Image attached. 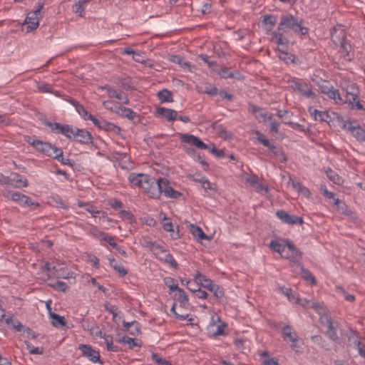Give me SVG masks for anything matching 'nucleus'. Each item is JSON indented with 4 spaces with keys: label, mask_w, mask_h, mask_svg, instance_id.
Instances as JSON below:
<instances>
[{
    "label": "nucleus",
    "mask_w": 365,
    "mask_h": 365,
    "mask_svg": "<svg viewBox=\"0 0 365 365\" xmlns=\"http://www.w3.org/2000/svg\"><path fill=\"white\" fill-rule=\"evenodd\" d=\"M319 89L322 93L327 96L330 99L334 100L336 103L342 104L347 103L352 109L364 110L359 100L358 89L354 84H351L346 88L345 99L342 98L339 90L335 89L333 86L322 85L319 86Z\"/></svg>",
    "instance_id": "obj_1"
},
{
    "label": "nucleus",
    "mask_w": 365,
    "mask_h": 365,
    "mask_svg": "<svg viewBox=\"0 0 365 365\" xmlns=\"http://www.w3.org/2000/svg\"><path fill=\"white\" fill-rule=\"evenodd\" d=\"M289 29H292L300 35H305L308 33V29L302 26L301 21L293 15L287 14L281 16L278 31L286 33Z\"/></svg>",
    "instance_id": "obj_2"
},
{
    "label": "nucleus",
    "mask_w": 365,
    "mask_h": 365,
    "mask_svg": "<svg viewBox=\"0 0 365 365\" xmlns=\"http://www.w3.org/2000/svg\"><path fill=\"white\" fill-rule=\"evenodd\" d=\"M289 87L303 97L309 99H315L316 93L313 91L312 84L304 79L292 78L288 80Z\"/></svg>",
    "instance_id": "obj_3"
},
{
    "label": "nucleus",
    "mask_w": 365,
    "mask_h": 365,
    "mask_svg": "<svg viewBox=\"0 0 365 365\" xmlns=\"http://www.w3.org/2000/svg\"><path fill=\"white\" fill-rule=\"evenodd\" d=\"M29 138L31 139L30 138ZM27 142L33 145L36 150L53 158L59 157L61 153H63V151L61 148H58L49 143L43 142L39 140H34L32 141L29 140Z\"/></svg>",
    "instance_id": "obj_4"
},
{
    "label": "nucleus",
    "mask_w": 365,
    "mask_h": 365,
    "mask_svg": "<svg viewBox=\"0 0 365 365\" xmlns=\"http://www.w3.org/2000/svg\"><path fill=\"white\" fill-rule=\"evenodd\" d=\"M0 185L14 188L26 187L28 186V180L16 173H11L9 176L0 174Z\"/></svg>",
    "instance_id": "obj_5"
},
{
    "label": "nucleus",
    "mask_w": 365,
    "mask_h": 365,
    "mask_svg": "<svg viewBox=\"0 0 365 365\" xmlns=\"http://www.w3.org/2000/svg\"><path fill=\"white\" fill-rule=\"evenodd\" d=\"M320 320L321 323L327 328L326 334L329 338L333 341L339 344L341 339L336 333L339 327L338 322H334L330 315L326 314L321 316Z\"/></svg>",
    "instance_id": "obj_6"
},
{
    "label": "nucleus",
    "mask_w": 365,
    "mask_h": 365,
    "mask_svg": "<svg viewBox=\"0 0 365 365\" xmlns=\"http://www.w3.org/2000/svg\"><path fill=\"white\" fill-rule=\"evenodd\" d=\"M43 8V4L39 3L38 8L28 14L24 24L26 25V32H31L37 29L39 25V20L41 17V11Z\"/></svg>",
    "instance_id": "obj_7"
},
{
    "label": "nucleus",
    "mask_w": 365,
    "mask_h": 365,
    "mask_svg": "<svg viewBox=\"0 0 365 365\" xmlns=\"http://www.w3.org/2000/svg\"><path fill=\"white\" fill-rule=\"evenodd\" d=\"M158 189H159V196L161 193H163L164 195L167 197L171 198H178L181 193L178 191L175 190L170 185V182L167 178H160L158 179Z\"/></svg>",
    "instance_id": "obj_8"
},
{
    "label": "nucleus",
    "mask_w": 365,
    "mask_h": 365,
    "mask_svg": "<svg viewBox=\"0 0 365 365\" xmlns=\"http://www.w3.org/2000/svg\"><path fill=\"white\" fill-rule=\"evenodd\" d=\"M285 242L287 243V250H285V252L283 253L282 257L289 259L292 263L297 265V262H299V259L302 257V252L289 240H287Z\"/></svg>",
    "instance_id": "obj_9"
},
{
    "label": "nucleus",
    "mask_w": 365,
    "mask_h": 365,
    "mask_svg": "<svg viewBox=\"0 0 365 365\" xmlns=\"http://www.w3.org/2000/svg\"><path fill=\"white\" fill-rule=\"evenodd\" d=\"M281 31H275L272 33V39L278 45V50L282 54L287 55L289 41Z\"/></svg>",
    "instance_id": "obj_10"
},
{
    "label": "nucleus",
    "mask_w": 365,
    "mask_h": 365,
    "mask_svg": "<svg viewBox=\"0 0 365 365\" xmlns=\"http://www.w3.org/2000/svg\"><path fill=\"white\" fill-rule=\"evenodd\" d=\"M277 217L284 223L288 225H300L304 223L303 218L296 215H291L287 212L280 210L276 212Z\"/></svg>",
    "instance_id": "obj_11"
},
{
    "label": "nucleus",
    "mask_w": 365,
    "mask_h": 365,
    "mask_svg": "<svg viewBox=\"0 0 365 365\" xmlns=\"http://www.w3.org/2000/svg\"><path fill=\"white\" fill-rule=\"evenodd\" d=\"M154 115L165 119L168 122H173L178 118V112L173 109L164 107H158L155 109Z\"/></svg>",
    "instance_id": "obj_12"
},
{
    "label": "nucleus",
    "mask_w": 365,
    "mask_h": 365,
    "mask_svg": "<svg viewBox=\"0 0 365 365\" xmlns=\"http://www.w3.org/2000/svg\"><path fill=\"white\" fill-rule=\"evenodd\" d=\"M180 140L182 142L195 146L199 149L205 150L209 148L208 145L204 143L198 137L191 134H182Z\"/></svg>",
    "instance_id": "obj_13"
},
{
    "label": "nucleus",
    "mask_w": 365,
    "mask_h": 365,
    "mask_svg": "<svg viewBox=\"0 0 365 365\" xmlns=\"http://www.w3.org/2000/svg\"><path fill=\"white\" fill-rule=\"evenodd\" d=\"M142 188L150 197H159L158 182L154 178H149L148 184L143 185Z\"/></svg>",
    "instance_id": "obj_14"
},
{
    "label": "nucleus",
    "mask_w": 365,
    "mask_h": 365,
    "mask_svg": "<svg viewBox=\"0 0 365 365\" xmlns=\"http://www.w3.org/2000/svg\"><path fill=\"white\" fill-rule=\"evenodd\" d=\"M78 349L81 351L83 356L87 357L93 362L100 361L99 352L94 350L91 345L80 344Z\"/></svg>",
    "instance_id": "obj_15"
},
{
    "label": "nucleus",
    "mask_w": 365,
    "mask_h": 365,
    "mask_svg": "<svg viewBox=\"0 0 365 365\" xmlns=\"http://www.w3.org/2000/svg\"><path fill=\"white\" fill-rule=\"evenodd\" d=\"M345 128L351 132L359 141L365 142V130L359 125H354L351 122H348L344 125Z\"/></svg>",
    "instance_id": "obj_16"
},
{
    "label": "nucleus",
    "mask_w": 365,
    "mask_h": 365,
    "mask_svg": "<svg viewBox=\"0 0 365 365\" xmlns=\"http://www.w3.org/2000/svg\"><path fill=\"white\" fill-rule=\"evenodd\" d=\"M346 34L345 30L341 26L334 28L331 32V41L336 46L346 41Z\"/></svg>",
    "instance_id": "obj_17"
},
{
    "label": "nucleus",
    "mask_w": 365,
    "mask_h": 365,
    "mask_svg": "<svg viewBox=\"0 0 365 365\" xmlns=\"http://www.w3.org/2000/svg\"><path fill=\"white\" fill-rule=\"evenodd\" d=\"M149 176L145 174L130 173L128 176L129 182L134 186L143 187V185L148 184Z\"/></svg>",
    "instance_id": "obj_18"
},
{
    "label": "nucleus",
    "mask_w": 365,
    "mask_h": 365,
    "mask_svg": "<svg viewBox=\"0 0 365 365\" xmlns=\"http://www.w3.org/2000/svg\"><path fill=\"white\" fill-rule=\"evenodd\" d=\"M92 135L86 130L77 128L75 130L74 140L83 144H89L92 143Z\"/></svg>",
    "instance_id": "obj_19"
},
{
    "label": "nucleus",
    "mask_w": 365,
    "mask_h": 365,
    "mask_svg": "<svg viewBox=\"0 0 365 365\" xmlns=\"http://www.w3.org/2000/svg\"><path fill=\"white\" fill-rule=\"evenodd\" d=\"M339 46V52L342 55L344 60L350 61L354 57V53L349 42L346 41Z\"/></svg>",
    "instance_id": "obj_20"
},
{
    "label": "nucleus",
    "mask_w": 365,
    "mask_h": 365,
    "mask_svg": "<svg viewBox=\"0 0 365 365\" xmlns=\"http://www.w3.org/2000/svg\"><path fill=\"white\" fill-rule=\"evenodd\" d=\"M249 110L251 111L254 115L255 118L259 121L265 123L267 122V116L269 113L265 112L261 107L257 106L253 104L249 105Z\"/></svg>",
    "instance_id": "obj_21"
},
{
    "label": "nucleus",
    "mask_w": 365,
    "mask_h": 365,
    "mask_svg": "<svg viewBox=\"0 0 365 365\" xmlns=\"http://www.w3.org/2000/svg\"><path fill=\"white\" fill-rule=\"evenodd\" d=\"M114 111L117 114H118L123 117H125L128 119L131 120H133L136 118L138 117V114L135 112H134L133 110H131L130 108H125L124 106H121L115 105Z\"/></svg>",
    "instance_id": "obj_22"
},
{
    "label": "nucleus",
    "mask_w": 365,
    "mask_h": 365,
    "mask_svg": "<svg viewBox=\"0 0 365 365\" xmlns=\"http://www.w3.org/2000/svg\"><path fill=\"white\" fill-rule=\"evenodd\" d=\"M308 110L316 120H319L321 122L327 123H329L331 120V116L327 111H320L313 107H309Z\"/></svg>",
    "instance_id": "obj_23"
},
{
    "label": "nucleus",
    "mask_w": 365,
    "mask_h": 365,
    "mask_svg": "<svg viewBox=\"0 0 365 365\" xmlns=\"http://www.w3.org/2000/svg\"><path fill=\"white\" fill-rule=\"evenodd\" d=\"M52 274L57 279H69L72 277L73 273L60 265H54L52 267Z\"/></svg>",
    "instance_id": "obj_24"
},
{
    "label": "nucleus",
    "mask_w": 365,
    "mask_h": 365,
    "mask_svg": "<svg viewBox=\"0 0 365 365\" xmlns=\"http://www.w3.org/2000/svg\"><path fill=\"white\" fill-rule=\"evenodd\" d=\"M195 279L204 288L207 289L209 291L212 289L215 285L210 279H208L205 275L197 272L195 274Z\"/></svg>",
    "instance_id": "obj_25"
},
{
    "label": "nucleus",
    "mask_w": 365,
    "mask_h": 365,
    "mask_svg": "<svg viewBox=\"0 0 365 365\" xmlns=\"http://www.w3.org/2000/svg\"><path fill=\"white\" fill-rule=\"evenodd\" d=\"M123 327L132 335H138L140 333V325L137 321L131 322H123Z\"/></svg>",
    "instance_id": "obj_26"
},
{
    "label": "nucleus",
    "mask_w": 365,
    "mask_h": 365,
    "mask_svg": "<svg viewBox=\"0 0 365 365\" xmlns=\"http://www.w3.org/2000/svg\"><path fill=\"white\" fill-rule=\"evenodd\" d=\"M351 339H354L353 343L357 349L360 356L365 359V346L361 345V343L359 340V336H357L356 333L352 331H351V334L349 336V340L351 341Z\"/></svg>",
    "instance_id": "obj_27"
},
{
    "label": "nucleus",
    "mask_w": 365,
    "mask_h": 365,
    "mask_svg": "<svg viewBox=\"0 0 365 365\" xmlns=\"http://www.w3.org/2000/svg\"><path fill=\"white\" fill-rule=\"evenodd\" d=\"M297 266L300 269L299 274L302 275V277L304 279H305L307 281H310L312 284H317L315 277L313 276V274L311 273V272L309 270L304 268L300 262H297Z\"/></svg>",
    "instance_id": "obj_28"
},
{
    "label": "nucleus",
    "mask_w": 365,
    "mask_h": 365,
    "mask_svg": "<svg viewBox=\"0 0 365 365\" xmlns=\"http://www.w3.org/2000/svg\"><path fill=\"white\" fill-rule=\"evenodd\" d=\"M68 101L75 107L78 113L86 120H88L87 117L91 115L84 108V106L80 104L77 101L73 98H70Z\"/></svg>",
    "instance_id": "obj_29"
},
{
    "label": "nucleus",
    "mask_w": 365,
    "mask_h": 365,
    "mask_svg": "<svg viewBox=\"0 0 365 365\" xmlns=\"http://www.w3.org/2000/svg\"><path fill=\"white\" fill-rule=\"evenodd\" d=\"M3 195L4 197L18 202L19 205H21V202L22 201V198L24 197V195L16 191H12L9 190H4L3 192Z\"/></svg>",
    "instance_id": "obj_30"
},
{
    "label": "nucleus",
    "mask_w": 365,
    "mask_h": 365,
    "mask_svg": "<svg viewBox=\"0 0 365 365\" xmlns=\"http://www.w3.org/2000/svg\"><path fill=\"white\" fill-rule=\"evenodd\" d=\"M282 333L284 339L289 338L292 343H297L298 341V335L296 332H292L289 325L284 326L282 329Z\"/></svg>",
    "instance_id": "obj_31"
},
{
    "label": "nucleus",
    "mask_w": 365,
    "mask_h": 365,
    "mask_svg": "<svg viewBox=\"0 0 365 365\" xmlns=\"http://www.w3.org/2000/svg\"><path fill=\"white\" fill-rule=\"evenodd\" d=\"M109 264L118 274L119 276L124 277L128 274V272L123 265L120 262H117L115 259H110Z\"/></svg>",
    "instance_id": "obj_32"
},
{
    "label": "nucleus",
    "mask_w": 365,
    "mask_h": 365,
    "mask_svg": "<svg viewBox=\"0 0 365 365\" xmlns=\"http://www.w3.org/2000/svg\"><path fill=\"white\" fill-rule=\"evenodd\" d=\"M107 132L112 133L113 134L120 135L121 129L119 126L115 125L113 123L108 122L106 120H103L101 128Z\"/></svg>",
    "instance_id": "obj_33"
},
{
    "label": "nucleus",
    "mask_w": 365,
    "mask_h": 365,
    "mask_svg": "<svg viewBox=\"0 0 365 365\" xmlns=\"http://www.w3.org/2000/svg\"><path fill=\"white\" fill-rule=\"evenodd\" d=\"M157 96L161 103H172L173 102V98L172 93L167 90L163 89L158 92Z\"/></svg>",
    "instance_id": "obj_34"
},
{
    "label": "nucleus",
    "mask_w": 365,
    "mask_h": 365,
    "mask_svg": "<svg viewBox=\"0 0 365 365\" xmlns=\"http://www.w3.org/2000/svg\"><path fill=\"white\" fill-rule=\"evenodd\" d=\"M255 134L257 136V140L261 144H262L264 146L268 148L271 150L275 149V146H274V143H271L269 140H267L266 138L265 135H264L263 133H260L259 130H256L255 131Z\"/></svg>",
    "instance_id": "obj_35"
},
{
    "label": "nucleus",
    "mask_w": 365,
    "mask_h": 365,
    "mask_svg": "<svg viewBox=\"0 0 365 365\" xmlns=\"http://www.w3.org/2000/svg\"><path fill=\"white\" fill-rule=\"evenodd\" d=\"M284 243L285 244H282L277 240H272L269 243V247L282 256L283 253L285 252V250L287 249V243L285 242Z\"/></svg>",
    "instance_id": "obj_36"
},
{
    "label": "nucleus",
    "mask_w": 365,
    "mask_h": 365,
    "mask_svg": "<svg viewBox=\"0 0 365 365\" xmlns=\"http://www.w3.org/2000/svg\"><path fill=\"white\" fill-rule=\"evenodd\" d=\"M50 317L52 319L51 324L53 327H63L66 324V319L63 317H61L56 313H49Z\"/></svg>",
    "instance_id": "obj_37"
},
{
    "label": "nucleus",
    "mask_w": 365,
    "mask_h": 365,
    "mask_svg": "<svg viewBox=\"0 0 365 365\" xmlns=\"http://www.w3.org/2000/svg\"><path fill=\"white\" fill-rule=\"evenodd\" d=\"M169 60L172 63L180 65L183 68H189L190 67V63L185 61L184 58L180 55H172L169 57Z\"/></svg>",
    "instance_id": "obj_38"
},
{
    "label": "nucleus",
    "mask_w": 365,
    "mask_h": 365,
    "mask_svg": "<svg viewBox=\"0 0 365 365\" xmlns=\"http://www.w3.org/2000/svg\"><path fill=\"white\" fill-rule=\"evenodd\" d=\"M103 339H105L108 351L118 352L120 350L119 346L113 344V336L111 335L103 334Z\"/></svg>",
    "instance_id": "obj_39"
},
{
    "label": "nucleus",
    "mask_w": 365,
    "mask_h": 365,
    "mask_svg": "<svg viewBox=\"0 0 365 365\" xmlns=\"http://www.w3.org/2000/svg\"><path fill=\"white\" fill-rule=\"evenodd\" d=\"M78 206L80 207H85L86 210L88 211L93 217H96V214H98L101 212L99 210H98L94 206L90 205L88 202H83L82 201L78 202Z\"/></svg>",
    "instance_id": "obj_40"
},
{
    "label": "nucleus",
    "mask_w": 365,
    "mask_h": 365,
    "mask_svg": "<svg viewBox=\"0 0 365 365\" xmlns=\"http://www.w3.org/2000/svg\"><path fill=\"white\" fill-rule=\"evenodd\" d=\"M48 285L55 290L66 292L68 289V286L62 281H56L54 282H49Z\"/></svg>",
    "instance_id": "obj_41"
},
{
    "label": "nucleus",
    "mask_w": 365,
    "mask_h": 365,
    "mask_svg": "<svg viewBox=\"0 0 365 365\" xmlns=\"http://www.w3.org/2000/svg\"><path fill=\"white\" fill-rule=\"evenodd\" d=\"M88 234L96 237L98 240L103 241V238L104 237L106 232L101 231L96 226L91 225Z\"/></svg>",
    "instance_id": "obj_42"
},
{
    "label": "nucleus",
    "mask_w": 365,
    "mask_h": 365,
    "mask_svg": "<svg viewBox=\"0 0 365 365\" xmlns=\"http://www.w3.org/2000/svg\"><path fill=\"white\" fill-rule=\"evenodd\" d=\"M162 252L164 253V256L160 259L164 261L165 263L169 264L172 267L175 269L178 268V264L173 255L168 252H166L165 250H162Z\"/></svg>",
    "instance_id": "obj_43"
},
{
    "label": "nucleus",
    "mask_w": 365,
    "mask_h": 365,
    "mask_svg": "<svg viewBox=\"0 0 365 365\" xmlns=\"http://www.w3.org/2000/svg\"><path fill=\"white\" fill-rule=\"evenodd\" d=\"M178 293V297H177V300L180 302V305L183 307H185L189 304V300L185 292L179 287V289L176 291Z\"/></svg>",
    "instance_id": "obj_44"
},
{
    "label": "nucleus",
    "mask_w": 365,
    "mask_h": 365,
    "mask_svg": "<svg viewBox=\"0 0 365 365\" xmlns=\"http://www.w3.org/2000/svg\"><path fill=\"white\" fill-rule=\"evenodd\" d=\"M191 232L195 237H197L200 240L207 239V236L200 227L192 225Z\"/></svg>",
    "instance_id": "obj_45"
},
{
    "label": "nucleus",
    "mask_w": 365,
    "mask_h": 365,
    "mask_svg": "<svg viewBox=\"0 0 365 365\" xmlns=\"http://www.w3.org/2000/svg\"><path fill=\"white\" fill-rule=\"evenodd\" d=\"M210 291L213 292L215 297L219 301H221L225 297L223 288L217 284H215Z\"/></svg>",
    "instance_id": "obj_46"
},
{
    "label": "nucleus",
    "mask_w": 365,
    "mask_h": 365,
    "mask_svg": "<svg viewBox=\"0 0 365 365\" xmlns=\"http://www.w3.org/2000/svg\"><path fill=\"white\" fill-rule=\"evenodd\" d=\"M77 128L68 125H65L61 134L64 135L67 138L74 140L75 130Z\"/></svg>",
    "instance_id": "obj_47"
},
{
    "label": "nucleus",
    "mask_w": 365,
    "mask_h": 365,
    "mask_svg": "<svg viewBox=\"0 0 365 365\" xmlns=\"http://www.w3.org/2000/svg\"><path fill=\"white\" fill-rule=\"evenodd\" d=\"M45 125L48 127H49L51 130V131L54 132L55 133L59 134L62 133V130L64 128V124H61L59 123H51L49 121H46L45 123Z\"/></svg>",
    "instance_id": "obj_48"
},
{
    "label": "nucleus",
    "mask_w": 365,
    "mask_h": 365,
    "mask_svg": "<svg viewBox=\"0 0 365 365\" xmlns=\"http://www.w3.org/2000/svg\"><path fill=\"white\" fill-rule=\"evenodd\" d=\"M163 281L165 284L169 287L170 291H177L179 289L177 282L174 278L170 277H165Z\"/></svg>",
    "instance_id": "obj_49"
},
{
    "label": "nucleus",
    "mask_w": 365,
    "mask_h": 365,
    "mask_svg": "<svg viewBox=\"0 0 365 365\" xmlns=\"http://www.w3.org/2000/svg\"><path fill=\"white\" fill-rule=\"evenodd\" d=\"M118 341L119 343L128 344L130 349H133L135 346H139L138 343L135 339L128 337L127 336H123L121 339H119Z\"/></svg>",
    "instance_id": "obj_50"
},
{
    "label": "nucleus",
    "mask_w": 365,
    "mask_h": 365,
    "mask_svg": "<svg viewBox=\"0 0 365 365\" xmlns=\"http://www.w3.org/2000/svg\"><path fill=\"white\" fill-rule=\"evenodd\" d=\"M327 178L332 181L334 184H340L341 177L331 169L326 171Z\"/></svg>",
    "instance_id": "obj_51"
},
{
    "label": "nucleus",
    "mask_w": 365,
    "mask_h": 365,
    "mask_svg": "<svg viewBox=\"0 0 365 365\" xmlns=\"http://www.w3.org/2000/svg\"><path fill=\"white\" fill-rule=\"evenodd\" d=\"M334 204L337 205L338 210L341 211V213L346 215H350L352 213L350 210L347 209L346 205L338 198L334 199Z\"/></svg>",
    "instance_id": "obj_52"
},
{
    "label": "nucleus",
    "mask_w": 365,
    "mask_h": 365,
    "mask_svg": "<svg viewBox=\"0 0 365 365\" xmlns=\"http://www.w3.org/2000/svg\"><path fill=\"white\" fill-rule=\"evenodd\" d=\"M190 282L189 280H187L186 282V285L187 287V289L192 292H196L197 297H198L199 299H207V298L208 294L205 291L202 290L200 288L191 289V287H188V284Z\"/></svg>",
    "instance_id": "obj_53"
},
{
    "label": "nucleus",
    "mask_w": 365,
    "mask_h": 365,
    "mask_svg": "<svg viewBox=\"0 0 365 365\" xmlns=\"http://www.w3.org/2000/svg\"><path fill=\"white\" fill-rule=\"evenodd\" d=\"M26 348L31 354H42L43 349L42 347H36L29 342H26Z\"/></svg>",
    "instance_id": "obj_54"
},
{
    "label": "nucleus",
    "mask_w": 365,
    "mask_h": 365,
    "mask_svg": "<svg viewBox=\"0 0 365 365\" xmlns=\"http://www.w3.org/2000/svg\"><path fill=\"white\" fill-rule=\"evenodd\" d=\"M279 290L281 293L284 294L290 302L296 301L294 296L293 295V291L290 288L279 287Z\"/></svg>",
    "instance_id": "obj_55"
},
{
    "label": "nucleus",
    "mask_w": 365,
    "mask_h": 365,
    "mask_svg": "<svg viewBox=\"0 0 365 365\" xmlns=\"http://www.w3.org/2000/svg\"><path fill=\"white\" fill-rule=\"evenodd\" d=\"M163 228L166 232H173V223L170 221L169 218L165 216L163 217V222H162Z\"/></svg>",
    "instance_id": "obj_56"
},
{
    "label": "nucleus",
    "mask_w": 365,
    "mask_h": 365,
    "mask_svg": "<svg viewBox=\"0 0 365 365\" xmlns=\"http://www.w3.org/2000/svg\"><path fill=\"white\" fill-rule=\"evenodd\" d=\"M38 91L41 93H53V88L48 83H40L38 85Z\"/></svg>",
    "instance_id": "obj_57"
},
{
    "label": "nucleus",
    "mask_w": 365,
    "mask_h": 365,
    "mask_svg": "<svg viewBox=\"0 0 365 365\" xmlns=\"http://www.w3.org/2000/svg\"><path fill=\"white\" fill-rule=\"evenodd\" d=\"M262 22L265 24L274 26L277 22V18L273 15H265L263 16Z\"/></svg>",
    "instance_id": "obj_58"
},
{
    "label": "nucleus",
    "mask_w": 365,
    "mask_h": 365,
    "mask_svg": "<svg viewBox=\"0 0 365 365\" xmlns=\"http://www.w3.org/2000/svg\"><path fill=\"white\" fill-rule=\"evenodd\" d=\"M120 217L130 220V222L135 221V217L134 215L130 213L129 211L122 210L119 212Z\"/></svg>",
    "instance_id": "obj_59"
},
{
    "label": "nucleus",
    "mask_w": 365,
    "mask_h": 365,
    "mask_svg": "<svg viewBox=\"0 0 365 365\" xmlns=\"http://www.w3.org/2000/svg\"><path fill=\"white\" fill-rule=\"evenodd\" d=\"M205 88V91H203L202 92L210 96H215L218 93V89L215 86L209 85L206 86Z\"/></svg>",
    "instance_id": "obj_60"
},
{
    "label": "nucleus",
    "mask_w": 365,
    "mask_h": 365,
    "mask_svg": "<svg viewBox=\"0 0 365 365\" xmlns=\"http://www.w3.org/2000/svg\"><path fill=\"white\" fill-rule=\"evenodd\" d=\"M83 4L76 2L74 5V12L78 14L79 16L83 17L85 14V9Z\"/></svg>",
    "instance_id": "obj_61"
},
{
    "label": "nucleus",
    "mask_w": 365,
    "mask_h": 365,
    "mask_svg": "<svg viewBox=\"0 0 365 365\" xmlns=\"http://www.w3.org/2000/svg\"><path fill=\"white\" fill-rule=\"evenodd\" d=\"M218 73L224 78H234V73L229 71L227 68H221Z\"/></svg>",
    "instance_id": "obj_62"
},
{
    "label": "nucleus",
    "mask_w": 365,
    "mask_h": 365,
    "mask_svg": "<svg viewBox=\"0 0 365 365\" xmlns=\"http://www.w3.org/2000/svg\"><path fill=\"white\" fill-rule=\"evenodd\" d=\"M87 118L88 120H91L93 123L98 128H101L104 119H98L91 114L89 115L88 117H87Z\"/></svg>",
    "instance_id": "obj_63"
},
{
    "label": "nucleus",
    "mask_w": 365,
    "mask_h": 365,
    "mask_svg": "<svg viewBox=\"0 0 365 365\" xmlns=\"http://www.w3.org/2000/svg\"><path fill=\"white\" fill-rule=\"evenodd\" d=\"M337 289L342 294L345 299L348 302H353L355 299V297L353 294L347 293L342 287H338Z\"/></svg>",
    "instance_id": "obj_64"
}]
</instances>
